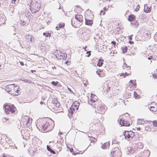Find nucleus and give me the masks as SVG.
Listing matches in <instances>:
<instances>
[{
  "label": "nucleus",
  "mask_w": 157,
  "mask_h": 157,
  "mask_svg": "<svg viewBox=\"0 0 157 157\" xmlns=\"http://www.w3.org/2000/svg\"><path fill=\"white\" fill-rule=\"evenodd\" d=\"M47 149L49 151H51V150H52V148L50 147L48 145H47Z\"/></svg>",
  "instance_id": "34"
},
{
  "label": "nucleus",
  "mask_w": 157,
  "mask_h": 157,
  "mask_svg": "<svg viewBox=\"0 0 157 157\" xmlns=\"http://www.w3.org/2000/svg\"><path fill=\"white\" fill-rule=\"evenodd\" d=\"M50 152L53 154H55V153H56L52 149Z\"/></svg>",
  "instance_id": "41"
},
{
  "label": "nucleus",
  "mask_w": 157,
  "mask_h": 157,
  "mask_svg": "<svg viewBox=\"0 0 157 157\" xmlns=\"http://www.w3.org/2000/svg\"><path fill=\"white\" fill-rule=\"evenodd\" d=\"M132 82H132V80H130V81H129V83H131L133 84V85H134V86H136V84L133 83Z\"/></svg>",
  "instance_id": "40"
},
{
  "label": "nucleus",
  "mask_w": 157,
  "mask_h": 157,
  "mask_svg": "<svg viewBox=\"0 0 157 157\" xmlns=\"http://www.w3.org/2000/svg\"><path fill=\"white\" fill-rule=\"evenodd\" d=\"M137 130L140 131V128H137Z\"/></svg>",
  "instance_id": "52"
},
{
  "label": "nucleus",
  "mask_w": 157,
  "mask_h": 157,
  "mask_svg": "<svg viewBox=\"0 0 157 157\" xmlns=\"http://www.w3.org/2000/svg\"><path fill=\"white\" fill-rule=\"evenodd\" d=\"M52 68L53 69H55L56 68V67L55 66L53 67Z\"/></svg>",
  "instance_id": "60"
},
{
  "label": "nucleus",
  "mask_w": 157,
  "mask_h": 157,
  "mask_svg": "<svg viewBox=\"0 0 157 157\" xmlns=\"http://www.w3.org/2000/svg\"><path fill=\"white\" fill-rule=\"evenodd\" d=\"M96 73L100 77H103L105 76V74L101 75L100 71H97Z\"/></svg>",
  "instance_id": "25"
},
{
  "label": "nucleus",
  "mask_w": 157,
  "mask_h": 157,
  "mask_svg": "<svg viewBox=\"0 0 157 157\" xmlns=\"http://www.w3.org/2000/svg\"><path fill=\"white\" fill-rule=\"evenodd\" d=\"M124 135L125 136V139L128 138V131H125L124 132Z\"/></svg>",
  "instance_id": "26"
},
{
  "label": "nucleus",
  "mask_w": 157,
  "mask_h": 157,
  "mask_svg": "<svg viewBox=\"0 0 157 157\" xmlns=\"http://www.w3.org/2000/svg\"><path fill=\"white\" fill-rule=\"evenodd\" d=\"M32 1L31 2L30 5V9L31 13H36L39 10L40 8V5L38 2H35L33 3Z\"/></svg>",
  "instance_id": "2"
},
{
  "label": "nucleus",
  "mask_w": 157,
  "mask_h": 157,
  "mask_svg": "<svg viewBox=\"0 0 157 157\" xmlns=\"http://www.w3.org/2000/svg\"><path fill=\"white\" fill-rule=\"evenodd\" d=\"M103 10L104 11H106L107 10V9L106 7H105L103 8Z\"/></svg>",
  "instance_id": "51"
},
{
  "label": "nucleus",
  "mask_w": 157,
  "mask_h": 157,
  "mask_svg": "<svg viewBox=\"0 0 157 157\" xmlns=\"http://www.w3.org/2000/svg\"><path fill=\"white\" fill-rule=\"evenodd\" d=\"M64 24L63 23H60L59 25V27L60 28H63L64 26Z\"/></svg>",
  "instance_id": "33"
},
{
  "label": "nucleus",
  "mask_w": 157,
  "mask_h": 157,
  "mask_svg": "<svg viewBox=\"0 0 157 157\" xmlns=\"http://www.w3.org/2000/svg\"><path fill=\"white\" fill-rule=\"evenodd\" d=\"M121 155L120 149L118 147H116L111 151L110 155L112 157H120Z\"/></svg>",
  "instance_id": "4"
},
{
  "label": "nucleus",
  "mask_w": 157,
  "mask_h": 157,
  "mask_svg": "<svg viewBox=\"0 0 157 157\" xmlns=\"http://www.w3.org/2000/svg\"><path fill=\"white\" fill-rule=\"evenodd\" d=\"M146 152H147L148 153H149V154H150V152H149L147 151H146Z\"/></svg>",
  "instance_id": "61"
},
{
  "label": "nucleus",
  "mask_w": 157,
  "mask_h": 157,
  "mask_svg": "<svg viewBox=\"0 0 157 157\" xmlns=\"http://www.w3.org/2000/svg\"><path fill=\"white\" fill-rule=\"evenodd\" d=\"M68 90L71 92V93H73V91L71 90V88H68Z\"/></svg>",
  "instance_id": "44"
},
{
  "label": "nucleus",
  "mask_w": 157,
  "mask_h": 157,
  "mask_svg": "<svg viewBox=\"0 0 157 157\" xmlns=\"http://www.w3.org/2000/svg\"><path fill=\"white\" fill-rule=\"evenodd\" d=\"M78 105H75V106L76 107V109L77 110L78 109Z\"/></svg>",
  "instance_id": "46"
},
{
  "label": "nucleus",
  "mask_w": 157,
  "mask_h": 157,
  "mask_svg": "<svg viewBox=\"0 0 157 157\" xmlns=\"http://www.w3.org/2000/svg\"><path fill=\"white\" fill-rule=\"evenodd\" d=\"M125 66L127 67V68H128V67H129V66H127L126 64V63L124 64L123 66Z\"/></svg>",
  "instance_id": "48"
},
{
  "label": "nucleus",
  "mask_w": 157,
  "mask_h": 157,
  "mask_svg": "<svg viewBox=\"0 0 157 157\" xmlns=\"http://www.w3.org/2000/svg\"><path fill=\"white\" fill-rule=\"evenodd\" d=\"M26 37L28 39L29 38L31 42H33L34 41V37L32 35H28L26 36Z\"/></svg>",
  "instance_id": "19"
},
{
  "label": "nucleus",
  "mask_w": 157,
  "mask_h": 157,
  "mask_svg": "<svg viewBox=\"0 0 157 157\" xmlns=\"http://www.w3.org/2000/svg\"><path fill=\"white\" fill-rule=\"evenodd\" d=\"M5 19L4 14L1 13H0V25L4 24L5 23Z\"/></svg>",
  "instance_id": "9"
},
{
  "label": "nucleus",
  "mask_w": 157,
  "mask_h": 157,
  "mask_svg": "<svg viewBox=\"0 0 157 157\" xmlns=\"http://www.w3.org/2000/svg\"><path fill=\"white\" fill-rule=\"evenodd\" d=\"M90 51H88V52H87L86 53L87 54H89V55H88L87 56L88 57H89L90 55H91V54L90 53Z\"/></svg>",
  "instance_id": "36"
},
{
  "label": "nucleus",
  "mask_w": 157,
  "mask_h": 157,
  "mask_svg": "<svg viewBox=\"0 0 157 157\" xmlns=\"http://www.w3.org/2000/svg\"><path fill=\"white\" fill-rule=\"evenodd\" d=\"M43 35L45 36L46 37H48V36H51L50 35L51 34L49 33H43Z\"/></svg>",
  "instance_id": "29"
},
{
  "label": "nucleus",
  "mask_w": 157,
  "mask_h": 157,
  "mask_svg": "<svg viewBox=\"0 0 157 157\" xmlns=\"http://www.w3.org/2000/svg\"><path fill=\"white\" fill-rule=\"evenodd\" d=\"M149 108L150 110L152 111L156 112L157 111V106H151Z\"/></svg>",
  "instance_id": "20"
},
{
  "label": "nucleus",
  "mask_w": 157,
  "mask_h": 157,
  "mask_svg": "<svg viewBox=\"0 0 157 157\" xmlns=\"http://www.w3.org/2000/svg\"><path fill=\"white\" fill-rule=\"evenodd\" d=\"M125 76H128V74L127 72H125Z\"/></svg>",
  "instance_id": "56"
},
{
  "label": "nucleus",
  "mask_w": 157,
  "mask_h": 157,
  "mask_svg": "<svg viewBox=\"0 0 157 157\" xmlns=\"http://www.w3.org/2000/svg\"><path fill=\"white\" fill-rule=\"evenodd\" d=\"M139 8H140V6L139 5H138L137 6L136 8L135 9V10L136 11H137L139 10Z\"/></svg>",
  "instance_id": "35"
},
{
  "label": "nucleus",
  "mask_w": 157,
  "mask_h": 157,
  "mask_svg": "<svg viewBox=\"0 0 157 157\" xmlns=\"http://www.w3.org/2000/svg\"><path fill=\"white\" fill-rule=\"evenodd\" d=\"M153 125L155 127H157V121H152Z\"/></svg>",
  "instance_id": "28"
},
{
  "label": "nucleus",
  "mask_w": 157,
  "mask_h": 157,
  "mask_svg": "<svg viewBox=\"0 0 157 157\" xmlns=\"http://www.w3.org/2000/svg\"><path fill=\"white\" fill-rule=\"evenodd\" d=\"M121 76H123L124 77H125L126 76L125 75V74L124 73H122Z\"/></svg>",
  "instance_id": "49"
},
{
  "label": "nucleus",
  "mask_w": 157,
  "mask_h": 157,
  "mask_svg": "<svg viewBox=\"0 0 157 157\" xmlns=\"http://www.w3.org/2000/svg\"><path fill=\"white\" fill-rule=\"evenodd\" d=\"M88 103L90 105H92V103H94V102H96V100L95 99H94L93 98V97H91L90 98V101H88Z\"/></svg>",
  "instance_id": "23"
},
{
  "label": "nucleus",
  "mask_w": 157,
  "mask_h": 157,
  "mask_svg": "<svg viewBox=\"0 0 157 157\" xmlns=\"http://www.w3.org/2000/svg\"><path fill=\"white\" fill-rule=\"evenodd\" d=\"M4 109L6 113L7 114H10L13 113L15 111L16 108L13 105H6L4 106Z\"/></svg>",
  "instance_id": "3"
},
{
  "label": "nucleus",
  "mask_w": 157,
  "mask_h": 157,
  "mask_svg": "<svg viewBox=\"0 0 157 157\" xmlns=\"http://www.w3.org/2000/svg\"><path fill=\"white\" fill-rule=\"evenodd\" d=\"M31 71L32 73H33L34 72H36L35 70H31Z\"/></svg>",
  "instance_id": "54"
},
{
  "label": "nucleus",
  "mask_w": 157,
  "mask_h": 157,
  "mask_svg": "<svg viewBox=\"0 0 157 157\" xmlns=\"http://www.w3.org/2000/svg\"><path fill=\"white\" fill-rule=\"evenodd\" d=\"M103 59H100L97 63V66L99 67L101 66L103 63Z\"/></svg>",
  "instance_id": "18"
},
{
  "label": "nucleus",
  "mask_w": 157,
  "mask_h": 157,
  "mask_svg": "<svg viewBox=\"0 0 157 157\" xmlns=\"http://www.w3.org/2000/svg\"><path fill=\"white\" fill-rule=\"evenodd\" d=\"M59 27H58L57 26L56 27V29L57 30H58V29L59 28Z\"/></svg>",
  "instance_id": "57"
},
{
  "label": "nucleus",
  "mask_w": 157,
  "mask_h": 157,
  "mask_svg": "<svg viewBox=\"0 0 157 157\" xmlns=\"http://www.w3.org/2000/svg\"><path fill=\"white\" fill-rule=\"evenodd\" d=\"M102 12H103V10H101V11H100V13H102Z\"/></svg>",
  "instance_id": "64"
},
{
  "label": "nucleus",
  "mask_w": 157,
  "mask_h": 157,
  "mask_svg": "<svg viewBox=\"0 0 157 157\" xmlns=\"http://www.w3.org/2000/svg\"><path fill=\"white\" fill-rule=\"evenodd\" d=\"M149 121H144L142 119H138V121L137 122V124L139 125L140 124H143L144 125V124L145 123H147Z\"/></svg>",
  "instance_id": "11"
},
{
  "label": "nucleus",
  "mask_w": 157,
  "mask_h": 157,
  "mask_svg": "<svg viewBox=\"0 0 157 157\" xmlns=\"http://www.w3.org/2000/svg\"><path fill=\"white\" fill-rule=\"evenodd\" d=\"M153 77L157 79V75L155 74L153 75Z\"/></svg>",
  "instance_id": "38"
},
{
  "label": "nucleus",
  "mask_w": 157,
  "mask_h": 157,
  "mask_svg": "<svg viewBox=\"0 0 157 157\" xmlns=\"http://www.w3.org/2000/svg\"><path fill=\"white\" fill-rule=\"evenodd\" d=\"M20 64L22 66H23L24 65V63L23 62H20Z\"/></svg>",
  "instance_id": "47"
},
{
  "label": "nucleus",
  "mask_w": 157,
  "mask_h": 157,
  "mask_svg": "<svg viewBox=\"0 0 157 157\" xmlns=\"http://www.w3.org/2000/svg\"><path fill=\"white\" fill-rule=\"evenodd\" d=\"M149 128V126H146L145 128V130L146 131L148 130Z\"/></svg>",
  "instance_id": "39"
},
{
  "label": "nucleus",
  "mask_w": 157,
  "mask_h": 157,
  "mask_svg": "<svg viewBox=\"0 0 157 157\" xmlns=\"http://www.w3.org/2000/svg\"><path fill=\"white\" fill-rule=\"evenodd\" d=\"M97 105V103L95 104L94 107H97V109L98 110V113H100L101 114H103L105 113V109L104 108V106L103 105L101 104L99 106H98V105Z\"/></svg>",
  "instance_id": "6"
},
{
  "label": "nucleus",
  "mask_w": 157,
  "mask_h": 157,
  "mask_svg": "<svg viewBox=\"0 0 157 157\" xmlns=\"http://www.w3.org/2000/svg\"><path fill=\"white\" fill-rule=\"evenodd\" d=\"M15 84H11L8 85L6 88V90L10 94H13V92H16L15 87H16L17 86H15Z\"/></svg>",
  "instance_id": "5"
},
{
  "label": "nucleus",
  "mask_w": 157,
  "mask_h": 157,
  "mask_svg": "<svg viewBox=\"0 0 157 157\" xmlns=\"http://www.w3.org/2000/svg\"><path fill=\"white\" fill-rule=\"evenodd\" d=\"M86 22L85 24L86 25H91L93 24L92 21L90 20H87L85 19Z\"/></svg>",
  "instance_id": "17"
},
{
  "label": "nucleus",
  "mask_w": 157,
  "mask_h": 157,
  "mask_svg": "<svg viewBox=\"0 0 157 157\" xmlns=\"http://www.w3.org/2000/svg\"><path fill=\"white\" fill-rule=\"evenodd\" d=\"M157 36V33H156V34H155V37H156V36Z\"/></svg>",
  "instance_id": "58"
},
{
  "label": "nucleus",
  "mask_w": 157,
  "mask_h": 157,
  "mask_svg": "<svg viewBox=\"0 0 157 157\" xmlns=\"http://www.w3.org/2000/svg\"><path fill=\"white\" fill-rule=\"evenodd\" d=\"M101 73V75L105 74H105L103 73V71L102 70L100 71Z\"/></svg>",
  "instance_id": "45"
},
{
  "label": "nucleus",
  "mask_w": 157,
  "mask_h": 157,
  "mask_svg": "<svg viewBox=\"0 0 157 157\" xmlns=\"http://www.w3.org/2000/svg\"><path fill=\"white\" fill-rule=\"evenodd\" d=\"M25 81L26 82H29V80H26Z\"/></svg>",
  "instance_id": "59"
},
{
  "label": "nucleus",
  "mask_w": 157,
  "mask_h": 157,
  "mask_svg": "<svg viewBox=\"0 0 157 157\" xmlns=\"http://www.w3.org/2000/svg\"><path fill=\"white\" fill-rule=\"evenodd\" d=\"M128 139H130L131 137V138H132L135 136L134 133L131 131H128Z\"/></svg>",
  "instance_id": "16"
},
{
  "label": "nucleus",
  "mask_w": 157,
  "mask_h": 157,
  "mask_svg": "<svg viewBox=\"0 0 157 157\" xmlns=\"http://www.w3.org/2000/svg\"><path fill=\"white\" fill-rule=\"evenodd\" d=\"M22 25H25L24 21L23 22V23H22Z\"/></svg>",
  "instance_id": "63"
},
{
  "label": "nucleus",
  "mask_w": 157,
  "mask_h": 157,
  "mask_svg": "<svg viewBox=\"0 0 157 157\" xmlns=\"http://www.w3.org/2000/svg\"><path fill=\"white\" fill-rule=\"evenodd\" d=\"M75 18L78 21L80 22H82L83 21V17L81 15H75Z\"/></svg>",
  "instance_id": "12"
},
{
  "label": "nucleus",
  "mask_w": 157,
  "mask_h": 157,
  "mask_svg": "<svg viewBox=\"0 0 157 157\" xmlns=\"http://www.w3.org/2000/svg\"><path fill=\"white\" fill-rule=\"evenodd\" d=\"M110 87L108 85H104L103 86V90L104 91L108 92L110 90Z\"/></svg>",
  "instance_id": "15"
},
{
  "label": "nucleus",
  "mask_w": 157,
  "mask_h": 157,
  "mask_svg": "<svg viewBox=\"0 0 157 157\" xmlns=\"http://www.w3.org/2000/svg\"><path fill=\"white\" fill-rule=\"evenodd\" d=\"M135 17L134 15L133 14H131L129 16L128 18V20L131 22L134 21L135 20Z\"/></svg>",
  "instance_id": "14"
},
{
  "label": "nucleus",
  "mask_w": 157,
  "mask_h": 157,
  "mask_svg": "<svg viewBox=\"0 0 157 157\" xmlns=\"http://www.w3.org/2000/svg\"><path fill=\"white\" fill-rule=\"evenodd\" d=\"M129 43L131 44H133L134 43V42L132 41H129Z\"/></svg>",
  "instance_id": "50"
},
{
  "label": "nucleus",
  "mask_w": 157,
  "mask_h": 157,
  "mask_svg": "<svg viewBox=\"0 0 157 157\" xmlns=\"http://www.w3.org/2000/svg\"><path fill=\"white\" fill-rule=\"evenodd\" d=\"M86 46H85V48H84V47H83V48L84 49H85V51H86Z\"/></svg>",
  "instance_id": "62"
},
{
  "label": "nucleus",
  "mask_w": 157,
  "mask_h": 157,
  "mask_svg": "<svg viewBox=\"0 0 157 157\" xmlns=\"http://www.w3.org/2000/svg\"><path fill=\"white\" fill-rule=\"evenodd\" d=\"M11 2L12 3L15 4L16 3V2H17V1L16 0H12Z\"/></svg>",
  "instance_id": "37"
},
{
  "label": "nucleus",
  "mask_w": 157,
  "mask_h": 157,
  "mask_svg": "<svg viewBox=\"0 0 157 157\" xmlns=\"http://www.w3.org/2000/svg\"><path fill=\"white\" fill-rule=\"evenodd\" d=\"M36 126L39 130L40 128L43 129L44 132H49L51 131L53 128L52 125H51L47 121H44L42 122H40V124H37Z\"/></svg>",
  "instance_id": "1"
},
{
  "label": "nucleus",
  "mask_w": 157,
  "mask_h": 157,
  "mask_svg": "<svg viewBox=\"0 0 157 157\" xmlns=\"http://www.w3.org/2000/svg\"><path fill=\"white\" fill-rule=\"evenodd\" d=\"M44 103V101H41L40 102V103L41 104H43Z\"/></svg>",
  "instance_id": "55"
},
{
  "label": "nucleus",
  "mask_w": 157,
  "mask_h": 157,
  "mask_svg": "<svg viewBox=\"0 0 157 157\" xmlns=\"http://www.w3.org/2000/svg\"><path fill=\"white\" fill-rule=\"evenodd\" d=\"M137 148L139 149H142L143 147V145L140 143H138L136 145Z\"/></svg>",
  "instance_id": "22"
},
{
  "label": "nucleus",
  "mask_w": 157,
  "mask_h": 157,
  "mask_svg": "<svg viewBox=\"0 0 157 157\" xmlns=\"http://www.w3.org/2000/svg\"><path fill=\"white\" fill-rule=\"evenodd\" d=\"M111 43L114 44V45H115L116 44V42L114 41H112L111 42Z\"/></svg>",
  "instance_id": "43"
},
{
  "label": "nucleus",
  "mask_w": 157,
  "mask_h": 157,
  "mask_svg": "<svg viewBox=\"0 0 157 157\" xmlns=\"http://www.w3.org/2000/svg\"><path fill=\"white\" fill-rule=\"evenodd\" d=\"M110 146L109 142H106L104 143L101 146V147L104 149H106L108 148Z\"/></svg>",
  "instance_id": "13"
},
{
  "label": "nucleus",
  "mask_w": 157,
  "mask_h": 157,
  "mask_svg": "<svg viewBox=\"0 0 157 157\" xmlns=\"http://www.w3.org/2000/svg\"><path fill=\"white\" fill-rule=\"evenodd\" d=\"M127 49L128 48L127 47H125L124 48H122V51L123 53L124 54L125 53L127 52Z\"/></svg>",
  "instance_id": "27"
},
{
  "label": "nucleus",
  "mask_w": 157,
  "mask_h": 157,
  "mask_svg": "<svg viewBox=\"0 0 157 157\" xmlns=\"http://www.w3.org/2000/svg\"><path fill=\"white\" fill-rule=\"evenodd\" d=\"M52 103H53L57 107L59 106V104L58 103V102L56 99H54L53 100Z\"/></svg>",
  "instance_id": "21"
},
{
  "label": "nucleus",
  "mask_w": 157,
  "mask_h": 157,
  "mask_svg": "<svg viewBox=\"0 0 157 157\" xmlns=\"http://www.w3.org/2000/svg\"><path fill=\"white\" fill-rule=\"evenodd\" d=\"M119 122L121 126H128L130 125L129 122H128L127 121L123 118L120 120Z\"/></svg>",
  "instance_id": "7"
},
{
  "label": "nucleus",
  "mask_w": 157,
  "mask_h": 157,
  "mask_svg": "<svg viewBox=\"0 0 157 157\" xmlns=\"http://www.w3.org/2000/svg\"><path fill=\"white\" fill-rule=\"evenodd\" d=\"M134 21L133 22V23H131L132 24H134V26H135L136 28L138 27L139 25V22L137 21L136 20H134Z\"/></svg>",
  "instance_id": "24"
},
{
  "label": "nucleus",
  "mask_w": 157,
  "mask_h": 157,
  "mask_svg": "<svg viewBox=\"0 0 157 157\" xmlns=\"http://www.w3.org/2000/svg\"><path fill=\"white\" fill-rule=\"evenodd\" d=\"M134 95L136 98H138L139 95L137 94V93L135 91L134 92Z\"/></svg>",
  "instance_id": "32"
},
{
  "label": "nucleus",
  "mask_w": 157,
  "mask_h": 157,
  "mask_svg": "<svg viewBox=\"0 0 157 157\" xmlns=\"http://www.w3.org/2000/svg\"><path fill=\"white\" fill-rule=\"evenodd\" d=\"M56 55L61 57V58H60V59H65L67 57V53H63L60 52V51H59V52H57Z\"/></svg>",
  "instance_id": "8"
},
{
  "label": "nucleus",
  "mask_w": 157,
  "mask_h": 157,
  "mask_svg": "<svg viewBox=\"0 0 157 157\" xmlns=\"http://www.w3.org/2000/svg\"><path fill=\"white\" fill-rule=\"evenodd\" d=\"M132 35L129 36L128 39L129 40H132Z\"/></svg>",
  "instance_id": "42"
},
{
  "label": "nucleus",
  "mask_w": 157,
  "mask_h": 157,
  "mask_svg": "<svg viewBox=\"0 0 157 157\" xmlns=\"http://www.w3.org/2000/svg\"><path fill=\"white\" fill-rule=\"evenodd\" d=\"M58 83L59 82H55L54 81H53L51 82V84L54 86H56Z\"/></svg>",
  "instance_id": "30"
},
{
  "label": "nucleus",
  "mask_w": 157,
  "mask_h": 157,
  "mask_svg": "<svg viewBox=\"0 0 157 157\" xmlns=\"http://www.w3.org/2000/svg\"><path fill=\"white\" fill-rule=\"evenodd\" d=\"M75 111V109L73 106H71L68 110V116L69 117H71L73 113Z\"/></svg>",
  "instance_id": "10"
},
{
  "label": "nucleus",
  "mask_w": 157,
  "mask_h": 157,
  "mask_svg": "<svg viewBox=\"0 0 157 157\" xmlns=\"http://www.w3.org/2000/svg\"><path fill=\"white\" fill-rule=\"evenodd\" d=\"M144 11L145 12H146V13H147L150 12L151 11V9L150 8H148V7H147V10H146L145 9V8L144 9Z\"/></svg>",
  "instance_id": "31"
},
{
  "label": "nucleus",
  "mask_w": 157,
  "mask_h": 157,
  "mask_svg": "<svg viewBox=\"0 0 157 157\" xmlns=\"http://www.w3.org/2000/svg\"><path fill=\"white\" fill-rule=\"evenodd\" d=\"M63 134V133L62 132H59V135H61Z\"/></svg>",
  "instance_id": "53"
}]
</instances>
